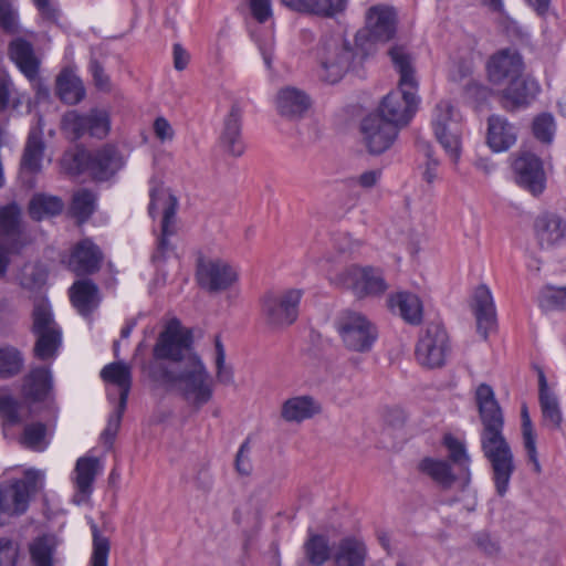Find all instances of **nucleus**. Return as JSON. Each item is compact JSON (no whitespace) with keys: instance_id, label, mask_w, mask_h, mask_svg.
Segmentation results:
<instances>
[{"instance_id":"6e6d98bb","label":"nucleus","mask_w":566,"mask_h":566,"mask_svg":"<svg viewBox=\"0 0 566 566\" xmlns=\"http://www.w3.org/2000/svg\"><path fill=\"white\" fill-rule=\"evenodd\" d=\"M216 350V377L220 384L231 385L233 382V371L226 365V349L219 335L214 336Z\"/></svg>"},{"instance_id":"c03bdc74","label":"nucleus","mask_w":566,"mask_h":566,"mask_svg":"<svg viewBox=\"0 0 566 566\" xmlns=\"http://www.w3.org/2000/svg\"><path fill=\"white\" fill-rule=\"evenodd\" d=\"M24 358L22 353L10 345L0 346V377L11 378L20 374Z\"/></svg>"},{"instance_id":"72a5a7b5","label":"nucleus","mask_w":566,"mask_h":566,"mask_svg":"<svg viewBox=\"0 0 566 566\" xmlns=\"http://www.w3.org/2000/svg\"><path fill=\"white\" fill-rule=\"evenodd\" d=\"M282 3L298 12L332 18L343 12L347 0H281Z\"/></svg>"},{"instance_id":"423d86ee","label":"nucleus","mask_w":566,"mask_h":566,"mask_svg":"<svg viewBox=\"0 0 566 566\" xmlns=\"http://www.w3.org/2000/svg\"><path fill=\"white\" fill-rule=\"evenodd\" d=\"M431 125L437 140L457 164L461 155V115L449 101H440L433 108Z\"/></svg>"},{"instance_id":"680f3d73","label":"nucleus","mask_w":566,"mask_h":566,"mask_svg":"<svg viewBox=\"0 0 566 566\" xmlns=\"http://www.w3.org/2000/svg\"><path fill=\"white\" fill-rule=\"evenodd\" d=\"M18 14L10 0H0V28L13 31L17 27Z\"/></svg>"},{"instance_id":"cd10ccee","label":"nucleus","mask_w":566,"mask_h":566,"mask_svg":"<svg viewBox=\"0 0 566 566\" xmlns=\"http://www.w3.org/2000/svg\"><path fill=\"white\" fill-rule=\"evenodd\" d=\"M9 56L30 82L38 80L40 60L35 55L33 45L30 42L21 38L11 41L9 44Z\"/></svg>"},{"instance_id":"f704fd0d","label":"nucleus","mask_w":566,"mask_h":566,"mask_svg":"<svg viewBox=\"0 0 566 566\" xmlns=\"http://www.w3.org/2000/svg\"><path fill=\"white\" fill-rule=\"evenodd\" d=\"M101 378L119 388V400L122 409H126L128 395L132 387V370L130 367L123 363H111L101 370Z\"/></svg>"},{"instance_id":"13d9d810","label":"nucleus","mask_w":566,"mask_h":566,"mask_svg":"<svg viewBox=\"0 0 566 566\" xmlns=\"http://www.w3.org/2000/svg\"><path fill=\"white\" fill-rule=\"evenodd\" d=\"M541 304L548 310L566 308V287H546L541 294Z\"/></svg>"},{"instance_id":"c756f323","label":"nucleus","mask_w":566,"mask_h":566,"mask_svg":"<svg viewBox=\"0 0 566 566\" xmlns=\"http://www.w3.org/2000/svg\"><path fill=\"white\" fill-rule=\"evenodd\" d=\"M123 158L117 149L106 145L90 156V170L97 180H107L123 167Z\"/></svg>"},{"instance_id":"9d476101","label":"nucleus","mask_w":566,"mask_h":566,"mask_svg":"<svg viewBox=\"0 0 566 566\" xmlns=\"http://www.w3.org/2000/svg\"><path fill=\"white\" fill-rule=\"evenodd\" d=\"M449 353V336L444 327L439 323L428 324L416 346L418 363L427 368H439L446 364Z\"/></svg>"},{"instance_id":"58836bf2","label":"nucleus","mask_w":566,"mask_h":566,"mask_svg":"<svg viewBox=\"0 0 566 566\" xmlns=\"http://www.w3.org/2000/svg\"><path fill=\"white\" fill-rule=\"evenodd\" d=\"M35 336L33 355L43 361L53 360L62 345V331L50 329L44 332H32Z\"/></svg>"},{"instance_id":"1a4fd4ad","label":"nucleus","mask_w":566,"mask_h":566,"mask_svg":"<svg viewBox=\"0 0 566 566\" xmlns=\"http://www.w3.org/2000/svg\"><path fill=\"white\" fill-rule=\"evenodd\" d=\"M317 59L322 67L321 77L333 84L348 71L353 52L339 36H328L321 40Z\"/></svg>"},{"instance_id":"f3484780","label":"nucleus","mask_w":566,"mask_h":566,"mask_svg":"<svg viewBox=\"0 0 566 566\" xmlns=\"http://www.w3.org/2000/svg\"><path fill=\"white\" fill-rule=\"evenodd\" d=\"M45 143L41 127L30 129L22 156L20 159L19 177L22 184L32 189L35 187V177L42 171V160Z\"/></svg>"},{"instance_id":"aec40b11","label":"nucleus","mask_w":566,"mask_h":566,"mask_svg":"<svg viewBox=\"0 0 566 566\" xmlns=\"http://www.w3.org/2000/svg\"><path fill=\"white\" fill-rule=\"evenodd\" d=\"M525 65L521 54L511 49L495 53L488 63L489 78L493 84L502 85L523 75Z\"/></svg>"},{"instance_id":"79ce46f5","label":"nucleus","mask_w":566,"mask_h":566,"mask_svg":"<svg viewBox=\"0 0 566 566\" xmlns=\"http://www.w3.org/2000/svg\"><path fill=\"white\" fill-rule=\"evenodd\" d=\"M31 318V332H44L60 328L54 319L51 305L44 297H38L34 300Z\"/></svg>"},{"instance_id":"e2e57ef3","label":"nucleus","mask_w":566,"mask_h":566,"mask_svg":"<svg viewBox=\"0 0 566 566\" xmlns=\"http://www.w3.org/2000/svg\"><path fill=\"white\" fill-rule=\"evenodd\" d=\"M18 547L9 538H0V566H15Z\"/></svg>"},{"instance_id":"bf43d9fd","label":"nucleus","mask_w":566,"mask_h":566,"mask_svg":"<svg viewBox=\"0 0 566 566\" xmlns=\"http://www.w3.org/2000/svg\"><path fill=\"white\" fill-rule=\"evenodd\" d=\"M124 411L125 409H122L120 405L118 403L116 410L109 416L106 428L102 432L101 438L104 441V443L107 444L109 448L112 447L113 441L120 427Z\"/></svg>"},{"instance_id":"473e14b6","label":"nucleus","mask_w":566,"mask_h":566,"mask_svg":"<svg viewBox=\"0 0 566 566\" xmlns=\"http://www.w3.org/2000/svg\"><path fill=\"white\" fill-rule=\"evenodd\" d=\"M388 306L391 311H398L399 315L409 324L418 325L422 319V303L420 298L409 292H399L388 297Z\"/></svg>"},{"instance_id":"20e7f679","label":"nucleus","mask_w":566,"mask_h":566,"mask_svg":"<svg viewBox=\"0 0 566 566\" xmlns=\"http://www.w3.org/2000/svg\"><path fill=\"white\" fill-rule=\"evenodd\" d=\"M178 208L177 198L164 188L150 191L149 214L154 218L157 211H161L160 235L157 240L156 250L151 255L154 262H163L168 253L172 252L174 245L170 237L177 233L176 212Z\"/></svg>"},{"instance_id":"69168bd1","label":"nucleus","mask_w":566,"mask_h":566,"mask_svg":"<svg viewBox=\"0 0 566 566\" xmlns=\"http://www.w3.org/2000/svg\"><path fill=\"white\" fill-rule=\"evenodd\" d=\"M90 71L94 78L95 86L99 91H103V92L111 91V80L97 60L94 59L91 61Z\"/></svg>"},{"instance_id":"4be33fe9","label":"nucleus","mask_w":566,"mask_h":566,"mask_svg":"<svg viewBox=\"0 0 566 566\" xmlns=\"http://www.w3.org/2000/svg\"><path fill=\"white\" fill-rule=\"evenodd\" d=\"M533 230L541 249L555 248L566 239V220L555 212L545 211L535 218Z\"/></svg>"},{"instance_id":"864d4df0","label":"nucleus","mask_w":566,"mask_h":566,"mask_svg":"<svg viewBox=\"0 0 566 566\" xmlns=\"http://www.w3.org/2000/svg\"><path fill=\"white\" fill-rule=\"evenodd\" d=\"M444 446L449 451L452 462L459 465L460 470L469 475L470 458L467 453L465 446L451 434L444 437Z\"/></svg>"},{"instance_id":"6e6552de","label":"nucleus","mask_w":566,"mask_h":566,"mask_svg":"<svg viewBox=\"0 0 566 566\" xmlns=\"http://www.w3.org/2000/svg\"><path fill=\"white\" fill-rule=\"evenodd\" d=\"M192 334L181 326L176 318L170 319L159 334L153 348V356L159 361L156 365H175L187 358L191 350Z\"/></svg>"},{"instance_id":"de8ad7c7","label":"nucleus","mask_w":566,"mask_h":566,"mask_svg":"<svg viewBox=\"0 0 566 566\" xmlns=\"http://www.w3.org/2000/svg\"><path fill=\"white\" fill-rule=\"evenodd\" d=\"M48 428L42 422H32L24 427L20 443L33 451H43L46 449L49 441L46 440Z\"/></svg>"},{"instance_id":"a18cd8bd","label":"nucleus","mask_w":566,"mask_h":566,"mask_svg":"<svg viewBox=\"0 0 566 566\" xmlns=\"http://www.w3.org/2000/svg\"><path fill=\"white\" fill-rule=\"evenodd\" d=\"M305 556L310 564L322 566L331 558V548L325 536L314 534L304 544Z\"/></svg>"},{"instance_id":"4d7b16f0","label":"nucleus","mask_w":566,"mask_h":566,"mask_svg":"<svg viewBox=\"0 0 566 566\" xmlns=\"http://www.w3.org/2000/svg\"><path fill=\"white\" fill-rule=\"evenodd\" d=\"M90 156L84 150L66 151L61 159V165L67 174L77 176L86 167L90 169Z\"/></svg>"},{"instance_id":"bb28decb","label":"nucleus","mask_w":566,"mask_h":566,"mask_svg":"<svg viewBox=\"0 0 566 566\" xmlns=\"http://www.w3.org/2000/svg\"><path fill=\"white\" fill-rule=\"evenodd\" d=\"M517 138L516 127L501 115H491L488 118L486 142L493 151H505L511 148Z\"/></svg>"},{"instance_id":"37998d69","label":"nucleus","mask_w":566,"mask_h":566,"mask_svg":"<svg viewBox=\"0 0 566 566\" xmlns=\"http://www.w3.org/2000/svg\"><path fill=\"white\" fill-rule=\"evenodd\" d=\"M419 468L442 488H450L455 481V476L446 461L427 458L421 461Z\"/></svg>"},{"instance_id":"39448f33","label":"nucleus","mask_w":566,"mask_h":566,"mask_svg":"<svg viewBox=\"0 0 566 566\" xmlns=\"http://www.w3.org/2000/svg\"><path fill=\"white\" fill-rule=\"evenodd\" d=\"M335 324L343 345L350 352H369L378 337L376 325L359 312L344 311Z\"/></svg>"},{"instance_id":"4c0bfd02","label":"nucleus","mask_w":566,"mask_h":566,"mask_svg":"<svg viewBox=\"0 0 566 566\" xmlns=\"http://www.w3.org/2000/svg\"><path fill=\"white\" fill-rule=\"evenodd\" d=\"M56 93L61 101L74 105L85 96V88L81 78L71 70H63L56 78Z\"/></svg>"},{"instance_id":"7c9ffc66","label":"nucleus","mask_w":566,"mask_h":566,"mask_svg":"<svg viewBox=\"0 0 566 566\" xmlns=\"http://www.w3.org/2000/svg\"><path fill=\"white\" fill-rule=\"evenodd\" d=\"M70 298L77 312L87 317L99 304L97 285L91 280H78L70 289Z\"/></svg>"},{"instance_id":"7ed1b4c3","label":"nucleus","mask_w":566,"mask_h":566,"mask_svg":"<svg viewBox=\"0 0 566 566\" xmlns=\"http://www.w3.org/2000/svg\"><path fill=\"white\" fill-rule=\"evenodd\" d=\"M389 55L400 75L399 88L382 98L375 114L381 115L387 122L401 128L410 122L416 113L418 82L415 76L412 57L403 46H392L389 50Z\"/></svg>"},{"instance_id":"6ab92c4d","label":"nucleus","mask_w":566,"mask_h":566,"mask_svg":"<svg viewBox=\"0 0 566 566\" xmlns=\"http://www.w3.org/2000/svg\"><path fill=\"white\" fill-rule=\"evenodd\" d=\"M513 169L516 175V182L521 187L534 196H538L544 191L546 178L543 163L537 156L531 153H523L515 159Z\"/></svg>"},{"instance_id":"0eeeda50","label":"nucleus","mask_w":566,"mask_h":566,"mask_svg":"<svg viewBox=\"0 0 566 566\" xmlns=\"http://www.w3.org/2000/svg\"><path fill=\"white\" fill-rule=\"evenodd\" d=\"M302 290L268 292L261 298V315L266 326L281 329L292 325L298 316Z\"/></svg>"},{"instance_id":"a878e982","label":"nucleus","mask_w":566,"mask_h":566,"mask_svg":"<svg viewBox=\"0 0 566 566\" xmlns=\"http://www.w3.org/2000/svg\"><path fill=\"white\" fill-rule=\"evenodd\" d=\"M473 301L478 333L486 339L496 322L495 306L489 287L486 285L478 286L474 291Z\"/></svg>"},{"instance_id":"338daca9","label":"nucleus","mask_w":566,"mask_h":566,"mask_svg":"<svg viewBox=\"0 0 566 566\" xmlns=\"http://www.w3.org/2000/svg\"><path fill=\"white\" fill-rule=\"evenodd\" d=\"M250 446L249 441H244L235 457V469L242 475H249L252 470V465L249 459Z\"/></svg>"},{"instance_id":"393cba45","label":"nucleus","mask_w":566,"mask_h":566,"mask_svg":"<svg viewBox=\"0 0 566 566\" xmlns=\"http://www.w3.org/2000/svg\"><path fill=\"white\" fill-rule=\"evenodd\" d=\"M101 469V463L97 458L81 457L77 459L73 476V483L76 489L74 502L76 504H82L90 499L93 491V483Z\"/></svg>"},{"instance_id":"a211bd4d","label":"nucleus","mask_w":566,"mask_h":566,"mask_svg":"<svg viewBox=\"0 0 566 566\" xmlns=\"http://www.w3.org/2000/svg\"><path fill=\"white\" fill-rule=\"evenodd\" d=\"M396 33V13L387 6H374L366 12L365 29L356 35L359 43L363 39L370 42H387Z\"/></svg>"},{"instance_id":"4468645a","label":"nucleus","mask_w":566,"mask_h":566,"mask_svg":"<svg viewBox=\"0 0 566 566\" xmlns=\"http://www.w3.org/2000/svg\"><path fill=\"white\" fill-rule=\"evenodd\" d=\"M196 279L200 287L208 292H221L231 287L238 280L237 270L220 259H199Z\"/></svg>"},{"instance_id":"ea45409f","label":"nucleus","mask_w":566,"mask_h":566,"mask_svg":"<svg viewBox=\"0 0 566 566\" xmlns=\"http://www.w3.org/2000/svg\"><path fill=\"white\" fill-rule=\"evenodd\" d=\"M63 201L56 196L38 193L33 196L29 205V214L34 220L56 216L63 210Z\"/></svg>"},{"instance_id":"5fc2aeb1","label":"nucleus","mask_w":566,"mask_h":566,"mask_svg":"<svg viewBox=\"0 0 566 566\" xmlns=\"http://www.w3.org/2000/svg\"><path fill=\"white\" fill-rule=\"evenodd\" d=\"M45 270L42 265L36 263L24 264L19 275L21 286L28 290L41 286L45 282Z\"/></svg>"},{"instance_id":"3c124183","label":"nucleus","mask_w":566,"mask_h":566,"mask_svg":"<svg viewBox=\"0 0 566 566\" xmlns=\"http://www.w3.org/2000/svg\"><path fill=\"white\" fill-rule=\"evenodd\" d=\"M54 546L49 536L35 538L30 545V555L35 566H53Z\"/></svg>"},{"instance_id":"b1692460","label":"nucleus","mask_w":566,"mask_h":566,"mask_svg":"<svg viewBox=\"0 0 566 566\" xmlns=\"http://www.w3.org/2000/svg\"><path fill=\"white\" fill-rule=\"evenodd\" d=\"M103 261L99 248L90 239L80 241L73 249L69 265L76 275L97 272Z\"/></svg>"},{"instance_id":"2f4dec72","label":"nucleus","mask_w":566,"mask_h":566,"mask_svg":"<svg viewBox=\"0 0 566 566\" xmlns=\"http://www.w3.org/2000/svg\"><path fill=\"white\" fill-rule=\"evenodd\" d=\"M538 382L543 426L551 430H558L563 421L562 411L557 397L547 388L546 377L543 371H539Z\"/></svg>"},{"instance_id":"09e8293b","label":"nucleus","mask_w":566,"mask_h":566,"mask_svg":"<svg viewBox=\"0 0 566 566\" xmlns=\"http://www.w3.org/2000/svg\"><path fill=\"white\" fill-rule=\"evenodd\" d=\"M521 419H522V434H523L524 448L527 452L528 459L534 463L535 470L539 471V463L537 460V452H536L535 433H534L532 420H531L526 405H523L521 408Z\"/></svg>"},{"instance_id":"2eb2a0df","label":"nucleus","mask_w":566,"mask_h":566,"mask_svg":"<svg viewBox=\"0 0 566 566\" xmlns=\"http://www.w3.org/2000/svg\"><path fill=\"white\" fill-rule=\"evenodd\" d=\"M43 475L36 470H28L23 480H17L12 484L0 489L1 511L10 514H22L29 505L30 493L38 488V482Z\"/></svg>"},{"instance_id":"5701e85b","label":"nucleus","mask_w":566,"mask_h":566,"mask_svg":"<svg viewBox=\"0 0 566 566\" xmlns=\"http://www.w3.org/2000/svg\"><path fill=\"white\" fill-rule=\"evenodd\" d=\"M21 210L14 202L0 208V277H3L9 266L10 249L7 239L20 234Z\"/></svg>"},{"instance_id":"ddd939ff","label":"nucleus","mask_w":566,"mask_h":566,"mask_svg":"<svg viewBox=\"0 0 566 566\" xmlns=\"http://www.w3.org/2000/svg\"><path fill=\"white\" fill-rule=\"evenodd\" d=\"M400 128L387 122L381 115L371 113L363 118L360 133L363 142L370 154L379 155L389 149Z\"/></svg>"},{"instance_id":"f257e3e1","label":"nucleus","mask_w":566,"mask_h":566,"mask_svg":"<svg viewBox=\"0 0 566 566\" xmlns=\"http://www.w3.org/2000/svg\"><path fill=\"white\" fill-rule=\"evenodd\" d=\"M475 399L482 422L481 449L491 463L496 492L503 496L515 469L512 449L503 434L504 416L489 385L476 388Z\"/></svg>"},{"instance_id":"e433bc0d","label":"nucleus","mask_w":566,"mask_h":566,"mask_svg":"<svg viewBox=\"0 0 566 566\" xmlns=\"http://www.w3.org/2000/svg\"><path fill=\"white\" fill-rule=\"evenodd\" d=\"M321 411L319 405L310 396L287 399L282 406V418L289 422H301Z\"/></svg>"},{"instance_id":"49530a36","label":"nucleus","mask_w":566,"mask_h":566,"mask_svg":"<svg viewBox=\"0 0 566 566\" xmlns=\"http://www.w3.org/2000/svg\"><path fill=\"white\" fill-rule=\"evenodd\" d=\"M96 196L87 189H80L73 195L70 211L80 223L85 222L95 210Z\"/></svg>"},{"instance_id":"c85d7f7f","label":"nucleus","mask_w":566,"mask_h":566,"mask_svg":"<svg viewBox=\"0 0 566 566\" xmlns=\"http://www.w3.org/2000/svg\"><path fill=\"white\" fill-rule=\"evenodd\" d=\"M275 103L279 114L287 118L302 117L311 106L308 95L293 86L281 88L276 94Z\"/></svg>"},{"instance_id":"dca6fc26","label":"nucleus","mask_w":566,"mask_h":566,"mask_svg":"<svg viewBox=\"0 0 566 566\" xmlns=\"http://www.w3.org/2000/svg\"><path fill=\"white\" fill-rule=\"evenodd\" d=\"M340 277L344 286L358 298L379 296L388 289L381 273L373 268L352 265L342 273Z\"/></svg>"},{"instance_id":"8fccbe9b","label":"nucleus","mask_w":566,"mask_h":566,"mask_svg":"<svg viewBox=\"0 0 566 566\" xmlns=\"http://www.w3.org/2000/svg\"><path fill=\"white\" fill-rule=\"evenodd\" d=\"M556 132L555 118L551 113H541L534 117L532 133L534 137L545 145H551Z\"/></svg>"},{"instance_id":"603ef678","label":"nucleus","mask_w":566,"mask_h":566,"mask_svg":"<svg viewBox=\"0 0 566 566\" xmlns=\"http://www.w3.org/2000/svg\"><path fill=\"white\" fill-rule=\"evenodd\" d=\"M93 534V553L91 557V566H107L109 554V539L99 533L98 527L92 524Z\"/></svg>"},{"instance_id":"f8f14e48","label":"nucleus","mask_w":566,"mask_h":566,"mask_svg":"<svg viewBox=\"0 0 566 566\" xmlns=\"http://www.w3.org/2000/svg\"><path fill=\"white\" fill-rule=\"evenodd\" d=\"M244 108L245 102L242 98L230 97L229 107L222 117L220 145L227 154L233 157H239L244 153L241 135Z\"/></svg>"},{"instance_id":"412c9836","label":"nucleus","mask_w":566,"mask_h":566,"mask_svg":"<svg viewBox=\"0 0 566 566\" xmlns=\"http://www.w3.org/2000/svg\"><path fill=\"white\" fill-rule=\"evenodd\" d=\"M539 84L530 76L521 75L506 83L501 93L502 107L507 112H515L526 107L539 93Z\"/></svg>"},{"instance_id":"774afa93","label":"nucleus","mask_w":566,"mask_h":566,"mask_svg":"<svg viewBox=\"0 0 566 566\" xmlns=\"http://www.w3.org/2000/svg\"><path fill=\"white\" fill-rule=\"evenodd\" d=\"M253 18L260 23L265 22L272 14L271 0H250Z\"/></svg>"},{"instance_id":"9b49d317","label":"nucleus","mask_w":566,"mask_h":566,"mask_svg":"<svg viewBox=\"0 0 566 566\" xmlns=\"http://www.w3.org/2000/svg\"><path fill=\"white\" fill-rule=\"evenodd\" d=\"M61 129L71 140H77L86 134L92 137L104 138L109 130L108 115L97 108H93L85 114L69 111L61 119Z\"/></svg>"},{"instance_id":"f03ea898","label":"nucleus","mask_w":566,"mask_h":566,"mask_svg":"<svg viewBox=\"0 0 566 566\" xmlns=\"http://www.w3.org/2000/svg\"><path fill=\"white\" fill-rule=\"evenodd\" d=\"M151 376L167 390L178 394L190 407L199 410L213 396V379L197 354L175 365H155Z\"/></svg>"},{"instance_id":"c9c22d12","label":"nucleus","mask_w":566,"mask_h":566,"mask_svg":"<svg viewBox=\"0 0 566 566\" xmlns=\"http://www.w3.org/2000/svg\"><path fill=\"white\" fill-rule=\"evenodd\" d=\"M366 557L365 544L354 537L343 538L333 555L335 566H365Z\"/></svg>"},{"instance_id":"a19ab883","label":"nucleus","mask_w":566,"mask_h":566,"mask_svg":"<svg viewBox=\"0 0 566 566\" xmlns=\"http://www.w3.org/2000/svg\"><path fill=\"white\" fill-rule=\"evenodd\" d=\"M52 388L51 371L46 367H38L31 370L28 377L27 395L34 400L45 399Z\"/></svg>"},{"instance_id":"052dcab7","label":"nucleus","mask_w":566,"mask_h":566,"mask_svg":"<svg viewBox=\"0 0 566 566\" xmlns=\"http://www.w3.org/2000/svg\"><path fill=\"white\" fill-rule=\"evenodd\" d=\"M418 147L424 153L427 157L426 169L423 171V179L428 184H432L437 178V168L439 166L438 159L433 158L432 149L428 142L418 140Z\"/></svg>"},{"instance_id":"0e129e2a","label":"nucleus","mask_w":566,"mask_h":566,"mask_svg":"<svg viewBox=\"0 0 566 566\" xmlns=\"http://www.w3.org/2000/svg\"><path fill=\"white\" fill-rule=\"evenodd\" d=\"M0 411L9 424L20 422L19 403L11 397L0 399Z\"/></svg>"}]
</instances>
